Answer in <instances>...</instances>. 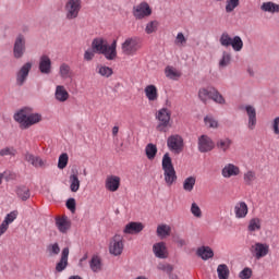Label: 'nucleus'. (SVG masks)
I'll list each match as a JSON object with an SVG mask.
<instances>
[{
	"mask_svg": "<svg viewBox=\"0 0 279 279\" xmlns=\"http://www.w3.org/2000/svg\"><path fill=\"white\" fill-rule=\"evenodd\" d=\"M14 120L20 123L23 130H27V128L40 123L43 121V116L40 113H34L32 108L25 107L14 114Z\"/></svg>",
	"mask_w": 279,
	"mask_h": 279,
	"instance_id": "nucleus-1",
	"label": "nucleus"
},
{
	"mask_svg": "<svg viewBox=\"0 0 279 279\" xmlns=\"http://www.w3.org/2000/svg\"><path fill=\"white\" fill-rule=\"evenodd\" d=\"M161 168L163 171L165 182L168 186H172L173 182L178 180V175L175 174V168L173 167V161L171 160V156L169 153H166L162 157Z\"/></svg>",
	"mask_w": 279,
	"mask_h": 279,
	"instance_id": "nucleus-2",
	"label": "nucleus"
},
{
	"mask_svg": "<svg viewBox=\"0 0 279 279\" xmlns=\"http://www.w3.org/2000/svg\"><path fill=\"white\" fill-rule=\"evenodd\" d=\"M198 98L203 104H206L208 99H211L216 104H226V98L215 87H203L198 90Z\"/></svg>",
	"mask_w": 279,
	"mask_h": 279,
	"instance_id": "nucleus-3",
	"label": "nucleus"
},
{
	"mask_svg": "<svg viewBox=\"0 0 279 279\" xmlns=\"http://www.w3.org/2000/svg\"><path fill=\"white\" fill-rule=\"evenodd\" d=\"M142 47H143V44L141 43V38L136 36L128 37L121 44V51L123 56H136V53H138V50Z\"/></svg>",
	"mask_w": 279,
	"mask_h": 279,
	"instance_id": "nucleus-4",
	"label": "nucleus"
},
{
	"mask_svg": "<svg viewBox=\"0 0 279 279\" xmlns=\"http://www.w3.org/2000/svg\"><path fill=\"white\" fill-rule=\"evenodd\" d=\"M155 119L158 120V124L156 126L157 132H167V129L171 128V111L169 108L163 107L159 109Z\"/></svg>",
	"mask_w": 279,
	"mask_h": 279,
	"instance_id": "nucleus-5",
	"label": "nucleus"
},
{
	"mask_svg": "<svg viewBox=\"0 0 279 279\" xmlns=\"http://www.w3.org/2000/svg\"><path fill=\"white\" fill-rule=\"evenodd\" d=\"M82 11V0H68L64 5L65 19L75 21Z\"/></svg>",
	"mask_w": 279,
	"mask_h": 279,
	"instance_id": "nucleus-6",
	"label": "nucleus"
},
{
	"mask_svg": "<svg viewBox=\"0 0 279 279\" xmlns=\"http://www.w3.org/2000/svg\"><path fill=\"white\" fill-rule=\"evenodd\" d=\"M250 252L256 260H260V258H265L269 254V244L255 242L251 245Z\"/></svg>",
	"mask_w": 279,
	"mask_h": 279,
	"instance_id": "nucleus-7",
	"label": "nucleus"
},
{
	"mask_svg": "<svg viewBox=\"0 0 279 279\" xmlns=\"http://www.w3.org/2000/svg\"><path fill=\"white\" fill-rule=\"evenodd\" d=\"M132 14L136 21H143V19H148L151 16V7L147 2H141L133 7Z\"/></svg>",
	"mask_w": 279,
	"mask_h": 279,
	"instance_id": "nucleus-8",
	"label": "nucleus"
},
{
	"mask_svg": "<svg viewBox=\"0 0 279 279\" xmlns=\"http://www.w3.org/2000/svg\"><path fill=\"white\" fill-rule=\"evenodd\" d=\"M123 235L116 234L109 243V254L112 256H121L123 254Z\"/></svg>",
	"mask_w": 279,
	"mask_h": 279,
	"instance_id": "nucleus-9",
	"label": "nucleus"
},
{
	"mask_svg": "<svg viewBox=\"0 0 279 279\" xmlns=\"http://www.w3.org/2000/svg\"><path fill=\"white\" fill-rule=\"evenodd\" d=\"M25 36L19 35L15 38L14 46H13V56L17 60L22 57L25 56Z\"/></svg>",
	"mask_w": 279,
	"mask_h": 279,
	"instance_id": "nucleus-10",
	"label": "nucleus"
},
{
	"mask_svg": "<svg viewBox=\"0 0 279 279\" xmlns=\"http://www.w3.org/2000/svg\"><path fill=\"white\" fill-rule=\"evenodd\" d=\"M120 186H121V177L111 174L106 178L105 189H107V191H110V193H117Z\"/></svg>",
	"mask_w": 279,
	"mask_h": 279,
	"instance_id": "nucleus-11",
	"label": "nucleus"
},
{
	"mask_svg": "<svg viewBox=\"0 0 279 279\" xmlns=\"http://www.w3.org/2000/svg\"><path fill=\"white\" fill-rule=\"evenodd\" d=\"M69 247H64L61 252V258L56 265V271H58L59 274L64 271V269L69 267Z\"/></svg>",
	"mask_w": 279,
	"mask_h": 279,
	"instance_id": "nucleus-12",
	"label": "nucleus"
},
{
	"mask_svg": "<svg viewBox=\"0 0 279 279\" xmlns=\"http://www.w3.org/2000/svg\"><path fill=\"white\" fill-rule=\"evenodd\" d=\"M29 71H32V63L27 62L25 63L20 71L17 72L16 75V82L19 86H23L25 84V81L27 80V75H29Z\"/></svg>",
	"mask_w": 279,
	"mask_h": 279,
	"instance_id": "nucleus-13",
	"label": "nucleus"
},
{
	"mask_svg": "<svg viewBox=\"0 0 279 279\" xmlns=\"http://www.w3.org/2000/svg\"><path fill=\"white\" fill-rule=\"evenodd\" d=\"M145 230V225L143 222H129L125 225L123 229L124 234H140V232H143Z\"/></svg>",
	"mask_w": 279,
	"mask_h": 279,
	"instance_id": "nucleus-14",
	"label": "nucleus"
},
{
	"mask_svg": "<svg viewBox=\"0 0 279 279\" xmlns=\"http://www.w3.org/2000/svg\"><path fill=\"white\" fill-rule=\"evenodd\" d=\"M241 173V169L233 163H227L222 170L221 175L222 178H234Z\"/></svg>",
	"mask_w": 279,
	"mask_h": 279,
	"instance_id": "nucleus-15",
	"label": "nucleus"
},
{
	"mask_svg": "<svg viewBox=\"0 0 279 279\" xmlns=\"http://www.w3.org/2000/svg\"><path fill=\"white\" fill-rule=\"evenodd\" d=\"M233 210L236 219H245L247 213H250L246 202L236 203Z\"/></svg>",
	"mask_w": 279,
	"mask_h": 279,
	"instance_id": "nucleus-16",
	"label": "nucleus"
},
{
	"mask_svg": "<svg viewBox=\"0 0 279 279\" xmlns=\"http://www.w3.org/2000/svg\"><path fill=\"white\" fill-rule=\"evenodd\" d=\"M39 71L44 75H49L51 73V58L47 54H43L39 58Z\"/></svg>",
	"mask_w": 279,
	"mask_h": 279,
	"instance_id": "nucleus-17",
	"label": "nucleus"
},
{
	"mask_svg": "<svg viewBox=\"0 0 279 279\" xmlns=\"http://www.w3.org/2000/svg\"><path fill=\"white\" fill-rule=\"evenodd\" d=\"M56 226L62 234H66L71 230V220L66 216L56 218Z\"/></svg>",
	"mask_w": 279,
	"mask_h": 279,
	"instance_id": "nucleus-18",
	"label": "nucleus"
},
{
	"mask_svg": "<svg viewBox=\"0 0 279 279\" xmlns=\"http://www.w3.org/2000/svg\"><path fill=\"white\" fill-rule=\"evenodd\" d=\"M153 252L156 258H167L169 252L167 251V244L165 242H158L153 245Z\"/></svg>",
	"mask_w": 279,
	"mask_h": 279,
	"instance_id": "nucleus-19",
	"label": "nucleus"
},
{
	"mask_svg": "<svg viewBox=\"0 0 279 279\" xmlns=\"http://www.w3.org/2000/svg\"><path fill=\"white\" fill-rule=\"evenodd\" d=\"M101 54L106 60H117V40H113L111 45L107 44Z\"/></svg>",
	"mask_w": 279,
	"mask_h": 279,
	"instance_id": "nucleus-20",
	"label": "nucleus"
},
{
	"mask_svg": "<svg viewBox=\"0 0 279 279\" xmlns=\"http://www.w3.org/2000/svg\"><path fill=\"white\" fill-rule=\"evenodd\" d=\"M244 110L248 117V130H254L256 128V108L252 105L244 107Z\"/></svg>",
	"mask_w": 279,
	"mask_h": 279,
	"instance_id": "nucleus-21",
	"label": "nucleus"
},
{
	"mask_svg": "<svg viewBox=\"0 0 279 279\" xmlns=\"http://www.w3.org/2000/svg\"><path fill=\"white\" fill-rule=\"evenodd\" d=\"M69 92L66 90V87L64 85H58L54 90V98L57 101H60L61 104H64V101H69Z\"/></svg>",
	"mask_w": 279,
	"mask_h": 279,
	"instance_id": "nucleus-22",
	"label": "nucleus"
},
{
	"mask_svg": "<svg viewBox=\"0 0 279 279\" xmlns=\"http://www.w3.org/2000/svg\"><path fill=\"white\" fill-rule=\"evenodd\" d=\"M25 160L36 169H43V167L47 165V161L43 160V158L36 157L29 153L25 155Z\"/></svg>",
	"mask_w": 279,
	"mask_h": 279,
	"instance_id": "nucleus-23",
	"label": "nucleus"
},
{
	"mask_svg": "<svg viewBox=\"0 0 279 279\" xmlns=\"http://www.w3.org/2000/svg\"><path fill=\"white\" fill-rule=\"evenodd\" d=\"M144 93L148 101H158V87L156 85H147Z\"/></svg>",
	"mask_w": 279,
	"mask_h": 279,
	"instance_id": "nucleus-24",
	"label": "nucleus"
},
{
	"mask_svg": "<svg viewBox=\"0 0 279 279\" xmlns=\"http://www.w3.org/2000/svg\"><path fill=\"white\" fill-rule=\"evenodd\" d=\"M197 256H199L203 260H208L215 256V252L209 246L198 247L196 251Z\"/></svg>",
	"mask_w": 279,
	"mask_h": 279,
	"instance_id": "nucleus-25",
	"label": "nucleus"
},
{
	"mask_svg": "<svg viewBox=\"0 0 279 279\" xmlns=\"http://www.w3.org/2000/svg\"><path fill=\"white\" fill-rule=\"evenodd\" d=\"M108 43L104 38H95L92 43V48L96 53H104Z\"/></svg>",
	"mask_w": 279,
	"mask_h": 279,
	"instance_id": "nucleus-26",
	"label": "nucleus"
},
{
	"mask_svg": "<svg viewBox=\"0 0 279 279\" xmlns=\"http://www.w3.org/2000/svg\"><path fill=\"white\" fill-rule=\"evenodd\" d=\"M168 147L173 154H182L184 151L183 141H168Z\"/></svg>",
	"mask_w": 279,
	"mask_h": 279,
	"instance_id": "nucleus-27",
	"label": "nucleus"
},
{
	"mask_svg": "<svg viewBox=\"0 0 279 279\" xmlns=\"http://www.w3.org/2000/svg\"><path fill=\"white\" fill-rule=\"evenodd\" d=\"M96 73H98V75H100L101 77L108 78V77H112V75L114 74V71L110 66L98 64L96 66Z\"/></svg>",
	"mask_w": 279,
	"mask_h": 279,
	"instance_id": "nucleus-28",
	"label": "nucleus"
},
{
	"mask_svg": "<svg viewBox=\"0 0 279 279\" xmlns=\"http://www.w3.org/2000/svg\"><path fill=\"white\" fill-rule=\"evenodd\" d=\"M59 75L62 80H69L73 77V70H71V65L62 63L59 68Z\"/></svg>",
	"mask_w": 279,
	"mask_h": 279,
	"instance_id": "nucleus-29",
	"label": "nucleus"
},
{
	"mask_svg": "<svg viewBox=\"0 0 279 279\" xmlns=\"http://www.w3.org/2000/svg\"><path fill=\"white\" fill-rule=\"evenodd\" d=\"M215 149V142L213 141H199L198 142V151L201 154H206L207 151H213Z\"/></svg>",
	"mask_w": 279,
	"mask_h": 279,
	"instance_id": "nucleus-30",
	"label": "nucleus"
},
{
	"mask_svg": "<svg viewBox=\"0 0 279 279\" xmlns=\"http://www.w3.org/2000/svg\"><path fill=\"white\" fill-rule=\"evenodd\" d=\"M157 236H159L160 239H167V236H171V226L159 225L157 227Z\"/></svg>",
	"mask_w": 279,
	"mask_h": 279,
	"instance_id": "nucleus-31",
	"label": "nucleus"
},
{
	"mask_svg": "<svg viewBox=\"0 0 279 279\" xmlns=\"http://www.w3.org/2000/svg\"><path fill=\"white\" fill-rule=\"evenodd\" d=\"M263 12H269L270 14H276L279 12V4L275 2H264L260 7Z\"/></svg>",
	"mask_w": 279,
	"mask_h": 279,
	"instance_id": "nucleus-32",
	"label": "nucleus"
},
{
	"mask_svg": "<svg viewBox=\"0 0 279 279\" xmlns=\"http://www.w3.org/2000/svg\"><path fill=\"white\" fill-rule=\"evenodd\" d=\"M89 267L94 274H99L101 270V258L97 255H94L89 262Z\"/></svg>",
	"mask_w": 279,
	"mask_h": 279,
	"instance_id": "nucleus-33",
	"label": "nucleus"
},
{
	"mask_svg": "<svg viewBox=\"0 0 279 279\" xmlns=\"http://www.w3.org/2000/svg\"><path fill=\"white\" fill-rule=\"evenodd\" d=\"M243 180H244V184H246V186H252V184H254V182H256V180H257L256 171H254V170L246 171L243 175Z\"/></svg>",
	"mask_w": 279,
	"mask_h": 279,
	"instance_id": "nucleus-34",
	"label": "nucleus"
},
{
	"mask_svg": "<svg viewBox=\"0 0 279 279\" xmlns=\"http://www.w3.org/2000/svg\"><path fill=\"white\" fill-rule=\"evenodd\" d=\"M197 182V179L195 177H187L183 181V190L186 193H191L195 189V183Z\"/></svg>",
	"mask_w": 279,
	"mask_h": 279,
	"instance_id": "nucleus-35",
	"label": "nucleus"
},
{
	"mask_svg": "<svg viewBox=\"0 0 279 279\" xmlns=\"http://www.w3.org/2000/svg\"><path fill=\"white\" fill-rule=\"evenodd\" d=\"M263 223L260 218H253L248 221L247 230L248 232H258L260 230Z\"/></svg>",
	"mask_w": 279,
	"mask_h": 279,
	"instance_id": "nucleus-36",
	"label": "nucleus"
},
{
	"mask_svg": "<svg viewBox=\"0 0 279 279\" xmlns=\"http://www.w3.org/2000/svg\"><path fill=\"white\" fill-rule=\"evenodd\" d=\"M230 62H232V54L228 51H223L219 60V68L226 69V66H230Z\"/></svg>",
	"mask_w": 279,
	"mask_h": 279,
	"instance_id": "nucleus-37",
	"label": "nucleus"
},
{
	"mask_svg": "<svg viewBox=\"0 0 279 279\" xmlns=\"http://www.w3.org/2000/svg\"><path fill=\"white\" fill-rule=\"evenodd\" d=\"M217 274L219 279L230 278V269L228 268V265L226 264L218 265Z\"/></svg>",
	"mask_w": 279,
	"mask_h": 279,
	"instance_id": "nucleus-38",
	"label": "nucleus"
},
{
	"mask_svg": "<svg viewBox=\"0 0 279 279\" xmlns=\"http://www.w3.org/2000/svg\"><path fill=\"white\" fill-rule=\"evenodd\" d=\"M16 195L22 199V202H27L29 199L31 194H29V187L27 186H20L16 189Z\"/></svg>",
	"mask_w": 279,
	"mask_h": 279,
	"instance_id": "nucleus-39",
	"label": "nucleus"
},
{
	"mask_svg": "<svg viewBox=\"0 0 279 279\" xmlns=\"http://www.w3.org/2000/svg\"><path fill=\"white\" fill-rule=\"evenodd\" d=\"M241 5V0H226L225 10L227 14L232 13L236 8Z\"/></svg>",
	"mask_w": 279,
	"mask_h": 279,
	"instance_id": "nucleus-40",
	"label": "nucleus"
},
{
	"mask_svg": "<svg viewBox=\"0 0 279 279\" xmlns=\"http://www.w3.org/2000/svg\"><path fill=\"white\" fill-rule=\"evenodd\" d=\"M70 190L72 193H77L80 191V178L77 174L70 175Z\"/></svg>",
	"mask_w": 279,
	"mask_h": 279,
	"instance_id": "nucleus-41",
	"label": "nucleus"
},
{
	"mask_svg": "<svg viewBox=\"0 0 279 279\" xmlns=\"http://www.w3.org/2000/svg\"><path fill=\"white\" fill-rule=\"evenodd\" d=\"M145 154L148 160H154V158H156V154H158V147L154 144H148L145 148Z\"/></svg>",
	"mask_w": 279,
	"mask_h": 279,
	"instance_id": "nucleus-42",
	"label": "nucleus"
},
{
	"mask_svg": "<svg viewBox=\"0 0 279 279\" xmlns=\"http://www.w3.org/2000/svg\"><path fill=\"white\" fill-rule=\"evenodd\" d=\"M166 77H169V80H178L182 75L173 66H167L165 70Z\"/></svg>",
	"mask_w": 279,
	"mask_h": 279,
	"instance_id": "nucleus-43",
	"label": "nucleus"
},
{
	"mask_svg": "<svg viewBox=\"0 0 279 279\" xmlns=\"http://www.w3.org/2000/svg\"><path fill=\"white\" fill-rule=\"evenodd\" d=\"M230 47H232L233 51H241L243 49V39L240 36H234L231 39Z\"/></svg>",
	"mask_w": 279,
	"mask_h": 279,
	"instance_id": "nucleus-44",
	"label": "nucleus"
},
{
	"mask_svg": "<svg viewBox=\"0 0 279 279\" xmlns=\"http://www.w3.org/2000/svg\"><path fill=\"white\" fill-rule=\"evenodd\" d=\"M232 37L228 33H222L219 43L222 47H230L232 45Z\"/></svg>",
	"mask_w": 279,
	"mask_h": 279,
	"instance_id": "nucleus-45",
	"label": "nucleus"
},
{
	"mask_svg": "<svg viewBox=\"0 0 279 279\" xmlns=\"http://www.w3.org/2000/svg\"><path fill=\"white\" fill-rule=\"evenodd\" d=\"M206 128L217 129L219 128V122L213 116H207L204 118Z\"/></svg>",
	"mask_w": 279,
	"mask_h": 279,
	"instance_id": "nucleus-46",
	"label": "nucleus"
},
{
	"mask_svg": "<svg viewBox=\"0 0 279 279\" xmlns=\"http://www.w3.org/2000/svg\"><path fill=\"white\" fill-rule=\"evenodd\" d=\"M158 31V21H150L146 24V34H155Z\"/></svg>",
	"mask_w": 279,
	"mask_h": 279,
	"instance_id": "nucleus-47",
	"label": "nucleus"
},
{
	"mask_svg": "<svg viewBox=\"0 0 279 279\" xmlns=\"http://www.w3.org/2000/svg\"><path fill=\"white\" fill-rule=\"evenodd\" d=\"M19 217V211H11L8 214L2 222L10 228V223H13V221Z\"/></svg>",
	"mask_w": 279,
	"mask_h": 279,
	"instance_id": "nucleus-48",
	"label": "nucleus"
},
{
	"mask_svg": "<svg viewBox=\"0 0 279 279\" xmlns=\"http://www.w3.org/2000/svg\"><path fill=\"white\" fill-rule=\"evenodd\" d=\"M47 252L49 256H58L60 254V245L58 243H53L47 246Z\"/></svg>",
	"mask_w": 279,
	"mask_h": 279,
	"instance_id": "nucleus-49",
	"label": "nucleus"
},
{
	"mask_svg": "<svg viewBox=\"0 0 279 279\" xmlns=\"http://www.w3.org/2000/svg\"><path fill=\"white\" fill-rule=\"evenodd\" d=\"M190 210L193 217H196V219H202V208H199V205H197V203H192Z\"/></svg>",
	"mask_w": 279,
	"mask_h": 279,
	"instance_id": "nucleus-50",
	"label": "nucleus"
},
{
	"mask_svg": "<svg viewBox=\"0 0 279 279\" xmlns=\"http://www.w3.org/2000/svg\"><path fill=\"white\" fill-rule=\"evenodd\" d=\"M174 45H177V47H184L186 45V37L184 36V33L177 34Z\"/></svg>",
	"mask_w": 279,
	"mask_h": 279,
	"instance_id": "nucleus-51",
	"label": "nucleus"
},
{
	"mask_svg": "<svg viewBox=\"0 0 279 279\" xmlns=\"http://www.w3.org/2000/svg\"><path fill=\"white\" fill-rule=\"evenodd\" d=\"M66 165H69V155L63 153L59 157L58 167L60 169H65Z\"/></svg>",
	"mask_w": 279,
	"mask_h": 279,
	"instance_id": "nucleus-52",
	"label": "nucleus"
},
{
	"mask_svg": "<svg viewBox=\"0 0 279 279\" xmlns=\"http://www.w3.org/2000/svg\"><path fill=\"white\" fill-rule=\"evenodd\" d=\"M230 141H220L216 144V147L220 149V151H228V149H230Z\"/></svg>",
	"mask_w": 279,
	"mask_h": 279,
	"instance_id": "nucleus-53",
	"label": "nucleus"
},
{
	"mask_svg": "<svg viewBox=\"0 0 279 279\" xmlns=\"http://www.w3.org/2000/svg\"><path fill=\"white\" fill-rule=\"evenodd\" d=\"M239 278L241 279H250L252 278V268L246 267L243 270L240 271Z\"/></svg>",
	"mask_w": 279,
	"mask_h": 279,
	"instance_id": "nucleus-54",
	"label": "nucleus"
},
{
	"mask_svg": "<svg viewBox=\"0 0 279 279\" xmlns=\"http://www.w3.org/2000/svg\"><path fill=\"white\" fill-rule=\"evenodd\" d=\"M0 155L1 156H15L16 155V149L14 148H10V147H7V148H3L0 150Z\"/></svg>",
	"mask_w": 279,
	"mask_h": 279,
	"instance_id": "nucleus-55",
	"label": "nucleus"
},
{
	"mask_svg": "<svg viewBox=\"0 0 279 279\" xmlns=\"http://www.w3.org/2000/svg\"><path fill=\"white\" fill-rule=\"evenodd\" d=\"M271 130H272L274 134H276V135L279 134V117H276V118L272 120Z\"/></svg>",
	"mask_w": 279,
	"mask_h": 279,
	"instance_id": "nucleus-56",
	"label": "nucleus"
},
{
	"mask_svg": "<svg viewBox=\"0 0 279 279\" xmlns=\"http://www.w3.org/2000/svg\"><path fill=\"white\" fill-rule=\"evenodd\" d=\"M65 205L68 210H71V213H75V206H76L75 198H69Z\"/></svg>",
	"mask_w": 279,
	"mask_h": 279,
	"instance_id": "nucleus-57",
	"label": "nucleus"
},
{
	"mask_svg": "<svg viewBox=\"0 0 279 279\" xmlns=\"http://www.w3.org/2000/svg\"><path fill=\"white\" fill-rule=\"evenodd\" d=\"M95 50H86L84 53V60H86L87 62H90V60H93V58H95Z\"/></svg>",
	"mask_w": 279,
	"mask_h": 279,
	"instance_id": "nucleus-58",
	"label": "nucleus"
},
{
	"mask_svg": "<svg viewBox=\"0 0 279 279\" xmlns=\"http://www.w3.org/2000/svg\"><path fill=\"white\" fill-rule=\"evenodd\" d=\"M8 227L4 225V222L0 223V236H3L5 232H8Z\"/></svg>",
	"mask_w": 279,
	"mask_h": 279,
	"instance_id": "nucleus-59",
	"label": "nucleus"
},
{
	"mask_svg": "<svg viewBox=\"0 0 279 279\" xmlns=\"http://www.w3.org/2000/svg\"><path fill=\"white\" fill-rule=\"evenodd\" d=\"M168 141H182V136L174 134L168 137Z\"/></svg>",
	"mask_w": 279,
	"mask_h": 279,
	"instance_id": "nucleus-60",
	"label": "nucleus"
},
{
	"mask_svg": "<svg viewBox=\"0 0 279 279\" xmlns=\"http://www.w3.org/2000/svg\"><path fill=\"white\" fill-rule=\"evenodd\" d=\"M177 244L179 245V247H184V245H186V241L184 239H179L177 241Z\"/></svg>",
	"mask_w": 279,
	"mask_h": 279,
	"instance_id": "nucleus-61",
	"label": "nucleus"
},
{
	"mask_svg": "<svg viewBox=\"0 0 279 279\" xmlns=\"http://www.w3.org/2000/svg\"><path fill=\"white\" fill-rule=\"evenodd\" d=\"M119 134V126H113L112 128V136H117Z\"/></svg>",
	"mask_w": 279,
	"mask_h": 279,
	"instance_id": "nucleus-62",
	"label": "nucleus"
},
{
	"mask_svg": "<svg viewBox=\"0 0 279 279\" xmlns=\"http://www.w3.org/2000/svg\"><path fill=\"white\" fill-rule=\"evenodd\" d=\"M117 145H119V147L117 148V150H118V151H123V148H121V147H123V142H118Z\"/></svg>",
	"mask_w": 279,
	"mask_h": 279,
	"instance_id": "nucleus-63",
	"label": "nucleus"
},
{
	"mask_svg": "<svg viewBox=\"0 0 279 279\" xmlns=\"http://www.w3.org/2000/svg\"><path fill=\"white\" fill-rule=\"evenodd\" d=\"M198 141H209L208 135H202Z\"/></svg>",
	"mask_w": 279,
	"mask_h": 279,
	"instance_id": "nucleus-64",
	"label": "nucleus"
}]
</instances>
